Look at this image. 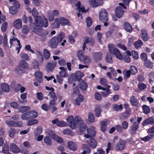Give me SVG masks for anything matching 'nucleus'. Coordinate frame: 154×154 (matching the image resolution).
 <instances>
[{"mask_svg": "<svg viewBox=\"0 0 154 154\" xmlns=\"http://www.w3.org/2000/svg\"><path fill=\"white\" fill-rule=\"evenodd\" d=\"M14 26L17 29H20L22 26V22L21 20L19 19L16 20L13 23Z\"/></svg>", "mask_w": 154, "mask_h": 154, "instance_id": "31", "label": "nucleus"}, {"mask_svg": "<svg viewBox=\"0 0 154 154\" xmlns=\"http://www.w3.org/2000/svg\"><path fill=\"white\" fill-rule=\"evenodd\" d=\"M100 20L103 22H106L108 19V13L105 9L101 10L99 14Z\"/></svg>", "mask_w": 154, "mask_h": 154, "instance_id": "9", "label": "nucleus"}, {"mask_svg": "<svg viewBox=\"0 0 154 154\" xmlns=\"http://www.w3.org/2000/svg\"><path fill=\"white\" fill-rule=\"evenodd\" d=\"M144 64L145 66L149 68L152 69L153 67L152 63L151 61L148 60L144 62Z\"/></svg>", "mask_w": 154, "mask_h": 154, "instance_id": "39", "label": "nucleus"}, {"mask_svg": "<svg viewBox=\"0 0 154 154\" xmlns=\"http://www.w3.org/2000/svg\"><path fill=\"white\" fill-rule=\"evenodd\" d=\"M32 66L35 69L38 68L39 66V63L36 61H34L32 63Z\"/></svg>", "mask_w": 154, "mask_h": 154, "instance_id": "57", "label": "nucleus"}, {"mask_svg": "<svg viewBox=\"0 0 154 154\" xmlns=\"http://www.w3.org/2000/svg\"><path fill=\"white\" fill-rule=\"evenodd\" d=\"M60 24L62 26H69L70 23L69 20L64 18L61 17L56 18L54 20V25L56 28L59 27Z\"/></svg>", "mask_w": 154, "mask_h": 154, "instance_id": "3", "label": "nucleus"}, {"mask_svg": "<svg viewBox=\"0 0 154 154\" xmlns=\"http://www.w3.org/2000/svg\"><path fill=\"white\" fill-rule=\"evenodd\" d=\"M79 86L82 91H85L88 88V85L86 82L83 80H81L79 82Z\"/></svg>", "mask_w": 154, "mask_h": 154, "instance_id": "22", "label": "nucleus"}, {"mask_svg": "<svg viewBox=\"0 0 154 154\" xmlns=\"http://www.w3.org/2000/svg\"><path fill=\"white\" fill-rule=\"evenodd\" d=\"M154 124L153 119L152 117H149L148 119L145 120L143 122V125L145 126L150 124L152 125Z\"/></svg>", "mask_w": 154, "mask_h": 154, "instance_id": "26", "label": "nucleus"}, {"mask_svg": "<svg viewBox=\"0 0 154 154\" xmlns=\"http://www.w3.org/2000/svg\"><path fill=\"white\" fill-rule=\"evenodd\" d=\"M66 120L69 127L72 129H75L77 128L80 122L82 121V119L79 116H75L74 119L73 117L71 116L68 117Z\"/></svg>", "mask_w": 154, "mask_h": 154, "instance_id": "2", "label": "nucleus"}, {"mask_svg": "<svg viewBox=\"0 0 154 154\" xmlns=\"http://www.w3.org/2000/svg\"><path fill=\"white\" fill-rule=\"evenodd\" d=\"M88 134L84 135V136L86 138H88L95 135V131L94 129H88Z\"/></svg>", "mask_w": 154, "mask_h": 154, "instance_id": "25", "label": "nucleus"}, {"mask_svg": "<svg viewBox=\"0 0 154 154\" xmlns=\"http://www.w3.org/2000/svg\"><path fill=\"white\" fill-rule=\"evenodd\" d=\"M143 45V42L141 40H138L134 43V46L137 49L140 48Z\"/></svg>", "mask_w": 154, "mask_h": 154, "instance_id": "38", "label": "nucleus"}, {"mask_svg": "<svg viewBox=\"0 0 154 154\" xmlns=\"http://www.w3.org/2000/svg\"><path fill=\"white\" fill-rule=\"evenodd\" d=\"M30 108L28 106H20L19 108V111L20 112H23L29 110Z\"/></svg>", "mask_w": 154, "mask_h": 154, "instance_id": "40", "label": "nucleus"}, {"mask_svg": "<svg viewBox=\"0 0 154 154\" xmlns=\"http://www.w3.org/2000/svg\"><path fill=\"white\" fill-rule=\"evenodd\" d=\"M106 92H101V95L103 97H106L111 93L109 89H107Z\"/></svg>", "mask_w": 154, "mask_h": 154, "instance_id": "59", "label": "nucleus"}, {"mask_svg": "<svg viewBox=\"0 0 154 154\" xmlns=\"http://www.w3.org/2000/svg\"><path fill=\"white\" fill-rule=\"evenodd\" d=\"M67 145L69 148L71 150L75 151L77 149V147L76 144L73 142L69 141L67 143Z\"/></svg>", "mask_w": 154, "mask_h": 154, "instance_id": "21", "label": "nucleus"}, {"mask_svg": "<svg viewBox=\"0 0 154 154\" xmlns=\"http://www.w3.org/2000/svg\"><path fill=\"white\" fill-rule=\"evenodd\" d=\"M19 65L21 67L24 69L29 68L28 63L23 60H22L19 62Z\"/></svg>", "mask_w": 154, "mask_h": 154, "instance_id": "27", "label": "nucleus"}, {"mask_svg": "<svg viewBox=\"0 0 154 154\" xmlns=\"http://www.w3.org/2000/svg\"><path fill=\"white\" fill-rule=\"evenodd\" d=\"M138 88L141 90H144L146 88V85L143 83H140L138 85Z\"/></svg>", "mask_w": 154, "mask_h": 154, "instance_id": "56", "label": "nucleus"}, {"mask_svg": "<svg viewBox=\"0 0 154 154\" xmlns=\"http://www.w3.org/2000/svg\"><path fill=\"white\" fill-rule=\"evenodd\" d=\"M115 12L116 16L119 18L122 17L123 16L124 13L123 9L119 6L116 8Z\"/></svg>", "mask_w": 154, "mask_h": 154, "instance_id": "19", "label": "nucleus"}, {"mask_svg": "<svg viewBox=\"0 0 154 154\" xmlns=\"http://www.w3.org/2000/svg\"><path fill=\"white\" fill-rule=\"evenodd\" d=\"M21 31L23 33L25 34H26L29 32V28L26 26H24L23 27Z\"/></svg>", "mask_w": 154, "mask_h": 154, "instance_id": "60", "label": "nucleus"}, {"mask_svg": "<svg viewBox=\"0 0 154 154\" xmlns=\"http://www.w3.org/2000/svg\"><path fill=\"white\" fill-rule=\"evenodd\" d=\"M28 112H30L31 113L28 114L29 116V119H34L36 118L38 116V113L35 110H32L31 111H29Z\"/></svg>", "mask_w": 154, "mask_h": 154, "instance_id": "35", "label": "nucleus"}, {"mask_svg": "<svg viewBox=\"0 0 154 154\" xmlns=\"http://www.w3.org/2000/svg\"><path fill=\"white\" fill-rule=\"evenodd\" d=\"M82 148L84 149L82 154H86L90 153L91 152V149L90 147L88 145L85 144H82Z\"/></svg>", "mask_w": 154, "mask_h": 154, "instance_id": "24", "label": "nucleus"}, {"mask_svg": "<svg viewBox=\"0 0 154 154\" xmlns=\"http://www.w3.org/2000/svg\"><path fill=\"white\" fill-rule=\"evenodd\" d=\"M2 89L5 92H8L9 90V88L8 85L6 84H2L1 85Z\"/></svg>", "mask_w": 154, "mask_h": 154, "instance_id": "37", "label": "nucleus"}, {"mask_svg": "<svg viewBox=\"0 0 154 154\" xmlns=\"http://www.w3.org/2000/svg\"><path fill=\"white\" fill-rule=\"evenodd\" d=\"M76 7H77V10H79V12L77 15L78 17H79L80 15L81 12H82L81 14L83 13H85L86 11H85V8L84 6H81V2L80 1H79L77 3L76 5Z\"/></svg>", "mask_w": 154, "mask_h": 154, "instance_id": "15", "label": "nucleus"}, {"mask_svg": "<svg viewBox=\"0 0 154 154\" xmlns=\"http://www.w3.org/2000/svg\"><path fill=\"white\" fill-rule=\"evenodd\" d=\"M44 58L46 59H48L50 55L49 51L47 49H45L44 50Z\"/></svg>", "mask_w": 154, "mask_h": 154, "instance_id": "54", "label": "nucleus"}, {"mask_svg": "<svg viewBox=\"0 0 154 154\" xmlns=\"http://www.w3.org/2000/svg\"><path fill=\"white\" fill-rule=\"evenodd\" d=\"M95 43V41L94 38L91 37H87L85 38L83 46L82 47V49L85 50L86 47L85 45L87 43L90 44L92 46H93Z\"/></svg>", "mask_w": 154, "mask_h": 154, "instance_id": "10", "label": "nucleus"}, {"mask_svg": "<svg viewBox=\"0 0 154 154\" xmlns=\"http://www.w3.org/2000/svg\"><path fill=\"white\" fill-rule=\"evenodd\" d=\"M65 37V34L63 32H60L58 35L57 37L59 40V42H60Z\"/></svg>", "mask_w": 154, "mask_h": 154, "instance_id": "52", "label": "nucleus"}, {"mask_svg": "<svg viewBox=\"0 0 154 154\" xmlns=\"http://www.w3.org/2000/svg\"><path fill=\"white\" fill-rule=\"evenodd\" d=\"M17 132L16 130L14 128H11L8 131L9 136L10 137L13 138Z\"/></svg>", "mask_w": 154, "mask_h": 154, "instance_id": "36", "label": "nucleus"}, {"mask_svg": "<svg viewBox=\"0 0 154 154\" xmlns=\"http://www.w3.org/2000/svg\"><path fill=\"white\" fill-rule=\"evenodd\" d=\"M88 143L91 148L95 149L97 145V143L96 140L92 138H90V140L88 141Z\"/></svg>", "mask_w": 154, "mask_h": 154, "instance_id": "23", "label": "nucleus"}, {"mask_svg": "<svg viewBox=\"0 0 154 154\" xmlns=\"http://www.w3.org/2000/svg\"><path fill=\"white\" fill-rule=\"evenodd\" d=\"M9 150L8 145L5 143L2 147V152L4 153H6Z\"/></svg>", "mask_w": 154, "mask_h": 154, "instance_id": "46", "label": "nucleus"}, {"mask_svg": "<svg viewBox=\"0 0 154 154\" xmlns=\"http://www.w3.org/2000/svg\"><path fill=\"white\" fill-rule=\"evenodd\" d=\"M49 134L50 135H52V138L53 139L60 143H63V140L60 137L58 136L57 135L54 134L53 132L52 131H49Z\"/></svg>", "mask_w": 154, "mask_h": 154, "instance_id": "14", "label": "nucleus"}, {"mask_svg": "<svg viewBox=\"0 0 154 154\" xmlns=\"http://www.w3.org/2000/svg\"><path fill=\"white\" fill-rule=\"evenodd\" d=\"M116 130L119 133L122 132L123 131L122 127L120 125L115 126Z\"/></svg>", "mask_w": 154, "mask_h": 154, "instance_id": "63", "label": "nucleus"}, {"mask_svg": "<svg viewBox=\"0 0 154 154\" xmlns=\"http://www.w3.org/2000/svg\"><path fill=\"white\" fill-rule=\"evenodd\" d=\"M88 120L90 122H93L95 121L94 116L90 112L88 114Z\"/></svg>", "mask_w": 154, "mask_h": 154, "instance_id": "50", "label": "nucleus"}, {"mask_svg": "<svg viewBox=\"0 0 154 154\" xmlns=\"http://www.w3.org/2000/svg\"><path fill=\"white\" fill-rule=\"evenodd\" d=\"M8 27V24L6 22L4 23L1 26V30L3 32H5Z\"/></svg>", "mask_w": 154, "mask_h": 154, "instance_id": "64", "label": "nucleus"}, {"mask_svg": "<svg viewBox=\"0 0 154 154\" xmlns=\"http://www.w3.org/2000/svg\"><path fill=\"white\" fill-rule=\"evenodd\" d=\"M31 113L30 112H26L25 113H23L21 116V118L23 120H27L29 119V116L28 114Z\"/></svg>", "mask_w": 154, "mask_h": 154, "instance_id": "43", "label": "nucleus"}, {"mask_svg": "<svg viewBox=\"0 0 154 154\" xmlns=\"http://www.w3.org/2000/svg\"><path fill=\"white\" fill-rule=\"evenodd\" d=\"M141 37L143 40L144 41H146L148 40L149 38V36L146 30H141Z\"/></svg>", "mask_w": 154, "mask_h": 154, "instance_id": "29", "label": "nucleus"}, {"mask_svg": "<svg viewBox=\"0 0 154 154\" xmlns=\"http://www.w3.org/2000/svg\"><path fill=\"white\" fill-rule=\"evenodd\" d=\"M44 141L46 145L48 146H50L52 145V142L51 138L48 136H46L44 138Z\"/></svg>", "mask_w": 154, "mask_h": 154, "instance_id": "28", "label": "nucleus"}, {"mask_svg": "<svg viewBox=\"0 0 154 154\" xmlns=\"http://www.w3.org/2000/svg\"><path fill=\"white\" fill-rule=\"evenodd\" d=\"M84 64H88L91 62V60L90 58L88 56H86L83 58V60Z\"/></svg>", "mask_w": 154, "mask_h": 154, "instance_id": "47", "label": "nucleus"}, {"mask_svg": "<svg viewBox=\"0 0 154 154\" xmlns=\"http://www.w3.org/2000/svg\"><path fill=\"white\" fill-rule=\"evenodd\" d=\"M20 57L22 59L26 60H28L29 57L28 55L25 53H21L20 54Z\"/></svg>", "mask_w": 154, "mask_h": 154, "instance_id": "48", "label": "nucleus"}, {"mask_svg": "<svg viewBox=\"0 0 154 154\" xmlns=\"http://www.w3.org/2000/svg\"><path fill=\"white\" fill-rule=\"evenodd\" d=\"M48 22L47 19H44L40 16L37 17L35 19V22L31 23L29 25L30 29L35 34L41 37V40L45 41L47 39L46 36L48 34V32L46 30H42L43 26L45 27L48 26Z\"/></svg>", "mask_w": 154, "mask_h": 154, "instance_id": "1", "label": "nucleus"}, {"mask_svg": "<svg viewBox=\"0 0 154 154\" xmlns=\"http://www.w3.org/2000/svg\"><path fill=\"white\" fill-rule=\"evenodd\" d=\"M130 102L133 106H137L138 105V101L136 98L134 96H132L131 97Z\"/></svg>", "mask_w": 154, "mask_h": 154, "instance_id": "33", "label": "nucleus"}, {"mask_svg": "<svg viewBox=\"0 0 154 154\" xmlns=\"http://www.w3.org/2000/svg\"><path fill=\"white\" fill-rule=\"evenodd\" d=\"M49 94L52 100H57V97L55 93L54 92V91H50L49 93Z\"/></svg>", "mask_w": 154, "mask_h": 154, "instance_id": "53", "label": "nucleus"}, {"mask_svg": "<svg viewBox=\"0 0 154 154\" xmlns=\"http://www.w3.org/2000/svg\"><path fill=\"white\" fill-rule=\"evenodd\" d=\"M79 131L85 133L84 132L86 131L87 130V128L86 125L85 123L83 121V120L82 119V121L80 122L79 123Z\"/></svg>", "mask_w": 154, "mask_h": 154, "instance_id": "18", "label": "nucleus"}, {"mask_svg": "<svg viewBox=\"0 0 154 154\" xmlns=\"http://www.w3.org/2000/svg\"><path fill=\"white\" fill-rule=\"evenodd\" d=\"M154 137V134H151L150 135H148L144 137H143L141 138V140L142 141H143L145 142L147 141L150 139H151L152 138Z\"/></svg>", "mask_w": 154, "mask_h": 154, "instance_id": "41", "label": "nucleus"}, {"mask_svg": "<svg viewBox=\"0 0 154 154\" xmlns=\"http://www.w3.org/2000/svg\"><path fill=\"white\" fill-rule=\"evenodd\" d=\"M124 76V78L125 79H127L131 75L130 71L129 70H125L123 72Z\"/></svg>", "mask_w": 154, "mask_h": 154, "instance_id": "49", "label": "nucleus"}, {"mask_svg": "<svg viewBox=\"0 0 154 154\" xmlns=\"http://www.w3.org/2000/svg\"><path fill=\"white\" fill-rule=\"evenodd\" d=\"M89 3L93 7L98 6L101 5L100 0H89Z\"/></svg>", "mask_w": 154, "mask_h": 154, "instance_id": "20", "label": "nucleus"}, {"mask_svg": "<svg viewBox=\"0 0 154 154\" xmlns=\"http://www.w3.org/2000/svg\"><path fill=\"white\" fill-rule=\"evenodd\" d=\"M129 116V114L128 112H126L122 113L120 115V119L124 120L128 118Z\"/></svg>", "mask_w": 154, "mask_h": 154, "instance_id": "45", "label": "nucleus"}, {"mask_svg": "<svg viewBox=\"0 0 154 154\" xmlns=\"http://www.w3.org/2000/svg\"><path fill=\"white\" fill-rule=\"evenodd\" d=\"M109 51L111 54H114L117 58L120 60L123 59L122 56L119 50L116 48L114 45H109L108 46Z\"/></svg>", "mask_w": 154, "mask_h": 154, "instance_id": "4", "label": "nucleus"}, {"mask_svg": "<svg viewBox=\"0 0 154 154\" xmlns=\"http://www.w3.org/2000/svg\"><path fill=\"white\" fill-rule=\"evenodd\" d=\"M18 8L15 6H11L9 8L10 13L13 15H14L18 12Z\"/></svg>", "mask_w": 154, "mask_h": 154, "instance_id": "34", "label": "nucleus"}, {"mask_svg": "<svg viewBox=\"0 0 154 154\" xmlns=\"http://www.w3.org/2000/svg\"><path fill=\"white\" fill-rule=\"evenodd\" d=\"M124 28L127 32H131L132 31V26L128 22H125L124 23Z\"/></svg>", "mask_w": 154, "mask_h": 154, "instance_id": "30", "label": "nucleus"}, {"mask_svg": "<svg viewBox=\"0 0 154 154\" xmlns=\"http://www.w3.org/2000/svg\"><path fill=\"white\" fill-rule=\"evenodd\" d=\"M77 56L80 60H83V58L85 57L83 52L82 51H79L77 52Z\"/></svg>", "mask_w": 154, "mask_h": 154, "instance_id": "42", "label": "nucleus"}, {"mask_svg": "<svg viewBox=\"0 0 154 154\" xmlns=\"http://www.w3.org/2000/svg\"><path fill=\"white\" fill-rule=\"evenodd\" d=\"M38 121L36 119H32L30 120L27 123V125L28 126H31L34 124L38 123Z\"/></svg>", "mask_w": 154, "mask_h": 154, "instance_id": "44", "label": "nucleus"}, {"mask_svg": "<svg viewBox=\"0 0 154 154\" xmlns=\"http://www.w3.org/2000/svg\"><path fill=\"white\" fill-rule=\"evenodd\" d=\"M125 142L122 140H120L117 143L116 149L117 150H123L125 147Z\"/></svg>", "mask_w": 154, "mask_h": 154, "instance_id": "12", "label": "nucleus"}, {"mask_svg": "<svg viewBox=\"0 0 154 154\" xmlns=\"http://www.w3.org/2000/svg\"><path fill=\"white\" fill-rule=\"evenodd\" d=\"M102 53L101 52H95L94 53V59L96 62L101 60L102 58Z\"/></svg>", "mask_w": 154, "mask_h": 154, "instance_id": "16", "label": "nucleus"}, {"mask_svg": "<svg viewBox=\"0 0 154 154\" xmlns=\"http://www.w3.org/2000/svg\"><path fill=\"white\" fill-rule=\"evenodd\" d=\"M10 105L15 109H17L19 107L18 104L16 102L13 101L11 103Z\"/></svg>", "mask_w": 154, "mask_h": 154, "instance_id": "62", "label": "nucleus"}, {"mask_svg": "<svg viewBox=\"0 0 154 154\" xmlns=\"http://www.w3.org/2000/svg\"><path fill=\"white\" fill-rule=\"evenodd\" d=\"M59 42L57 37H54L49 41L48 45L50 47L52 48H56Z\"/></svg>", "mask_w": 154, "mask_h": 154, "instance_id": "8", "label": "nucleus"}, {"mask_svg": "<svg viewBox=\"0 0 154 154\" xmlns=\"http://www.w3.org/2000/svg\"><path fill=\"white\" fill-rule=\"evenodd\" d=\"M5 123L9 127H22L23 123L21 121L14 122L13 121H9L5 120Z\"/></svg>", "mask_w": 154, "mask_h": 154, "instance_id": "6", "label": "nucleus"}, {"mask_svg": "<svg viewBox=\"0 0 154 154\" xmlns=\"http://www.w3.org/2000/svg\"><path fill=\"white\" fill-rule=\"evenodd\" d=\"M7 35H6L5 34L4 35V40L3 41V45L5 48H7Z\"/></svg>", "mask_w": 154, "mask_h": 154, "instance_id": "61", "label": "nucleus"}, {"mask_svg": "<svg viewBox=\"0 0 154 154\" xmlns=\"http://www.w3.org/2000/svg\"><path fill=\"white\" fill-rule=\"evenodd\" d=\"M140 58L144 62L147 60V55L145 53H143L141 54Z\"/></svg>", "mask_w": 154, "mask_h": 154, "instance_id": "58", "label": "nucleus"}, {"mask_svg": "<svg viewBox=\"0 0 154 154\" xmlns=\"http://www.w3.org/2000/svg\"><path fill=\"white\" fill-rule=\"evenodd\" d=\"M109 51L111 54H114L117 58L120 60L123 59L122 56L119 50L116 48L114 45H109L108 46Z\"/></svg>", "mask_w": 154, "mask_h": 154, "instance_id": "5", "label": "nucleus"}, {"mask_svg": "<svg viewBox=\"0 0 154 154\" xmlns=\"http://www.w3.org/2000/svg\"><path fill=\"white\" fill-rule=\"evenodd\" d=\"M139 124L137 122H134L133 125L131 127L130 131V133L132 134H135L138 128Z\"/></svg>", "mask_w": 154, "mask_h": 154, "instance_id": "13", "label": "nucleus"}, {"mask_svg": "<svg viewBox=\"0 0 154 154\" xmlns=\"http://www.w3.org/2000/svg\"><path fill=\"white\" fill-rule=\"evenodd\" d=\"M84 75L83 73L81 72L80 71H77L75 73L73 74L72 78L69 79V81L70 82L71 80L73 79L74 81L80 80L81 78L84 76Z\"/></svg>", "mask_w": 154, "mask_h": 154, "instance_id": "7", "label": "nucleus"}, {"mask_svg": "<svg viewBox=\"0 0 154 154\" xmlns=\"http://www.w3.org/2000/svg\"><path fill=\"white\" fill-rule=\"evenodd\" d=\"M57 64V62L52 61L49 62L46 65V68L48 72L52 71L54 68L56 67Z\"/></svg>", "mask_w": 154, "mask_h": 154, "instance_id": "11", "label": "nucleus"}, {"mask_svg": "<svg viewBox=\"0 0 154 154\" xmlns=\"http://www.w3.org/2000/svg\"><path fill=\"white\" fill-rule=\"evenodd\" d=\"M142 108L145 114H147L149 112L150 109L148 106L146 105H143L142 106Z\"/></svg>", "mask_w": 154, "mask_h": 154, "instance_id": "55", "label": "nucleus"}, {"mask_svg": "<svg viewBox=\"0 0 154 154\" xmlns=\"http://www.w3.org/2000/svg\"><path fill=\"white\" fill-rule=\"evenodd\" d=\"M11 150L15 153H18L21 151L19 148L15 144L12 143L10 146Z\"/></svg>", "mask_w": 154, "mask_h": 154, "instance_id": "17", "label": "nucleus"}, {"mask_svg": "<svg viewBox=\"0 0 154 154\" xmlns=\"http://www.w3.org/2000/svg\"><path fill=\"white\" fill-rule=\"evenodd\" d=\"M84 100L83 96L81 94H79L75 100V103L78 105H80L81 103H82Z\"/></svg>", "mask_w": 154, "mask_h": 154, "instance_id": "32", "label": "nucleus"}, {"mask_svg": "<svg viewBox=\"0 0 154 154\" xmlns=\"http://www.w3.org/2000/svg\"><path fill=\"white\" fill-rule=\"evenodd\" d=\"M129 71H130L131 73L133 74H135L137 72L136 67L133 66L130 67Z\"/></svg>", "mask_w": 154, "mask_h": 154, "instance_id": "51", "label": "nucleus"}]
</instances>
